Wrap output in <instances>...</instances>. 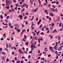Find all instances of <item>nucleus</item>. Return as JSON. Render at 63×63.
Listing matches in <instances>:
<instances>
[{
	"instance_id": "1",
	"label": "nucleus",
	"mask_w": 63,
	"mask_h": 63,
	"mask_svg": "<svg viewBox=\"0 0 63 63\" xmlns=\"http://www.w3.org/2000/svg\"><path fill=\"white\" fill-rule=\"evenodd\" d=\"M24 38H23L22 40H24V39H26L27 38V37L26 36V35H24Z\"/></svg>"
},
{
	"instance_id": "2",
	"label": "nucleus",
	"mask_w": 63,
	"mask_h": 63,
	"mask_svg": "<svg viewBox=\"0 0 63 63\" xmlns=\"http://www.w3.org/2000/svg\"><path fill=\"white\" fill-rule=\"evenodd\" d=\"M5 8L7 9H9L10 8V6H9V5H7L5 7Z\"/></svg>"
},
{
	"instance_id": "3",
	"label": "nucleus",
	"mask_w": 63,
	"mask_h": 63,
	"mask_svg": "<svg viewBox=\"0 0 63 63\" xmlns=\"http://www.w3.org/2000/svg\"><path fill=\"white\" fill-rule=\"evenodd\" d=\"M22 17H23V16H22V15H20V19L21 20V19H22Z\"/></svg>"
},
{
	"instance_id": "4",
	"label": "nucleus",
	"mask_w": 63,
	"mask_h": 63,
	"mask_svg": "<svg viewBox=\"0 0 63 63\" xmlns=\"http://www.w3.org/2000/svg\"><path fill=\"white\" fill-rule=\"evenodd\" d=\"M49 48H50V50H51V49H53V47H49Z\"/></svg>"
},
{
	"instance_id": "5",
	"label": "nucleus",
	"mask_w": 63,
	"mask_h": 63,
	"mask_svg": "<svg viewBox=\"0 0 63 63\" xmlns=\"http://www.w3.org/2000/svg\"><path fill=\"white\" fill-rule=\"evenodd\" d=\"M42 25H40V27H39V29H41V28L42 27Z\"/></svg>"
},
{
	"instance_id": "6",
	"label": "nucleus",
	"mask_w": 63,
	"mask_h": 63,
	"mask_svg": "<svg viewBox=\"0 0 63 63\" xmlns=\"http://www.w3.org/2000/svg\"><path fill=\"white\" fill-rule=\"evenodd\" d=\"M31 27L32 28L31 29L32 30H33L34 29V27L33 26H31Z\"/></svg>"
},
{
	"instance_id": "7",
	"label": "nucleus",
	"mask_w": 63,
	"mask_h": 63,
	"mask_svg": "<svg viewBox=\"0 0 63 63\" xmlns=\"http://www.w3.org/2000/svg\"><path fill=\"white\" fill-rule=\"evenodd\" d=\"M0 17L1 18V19H3V17L2 16V15L0 16Z\"/></svg>"
},
{
	"instance_id": "8",
	"label": "nucleus",
	"mask_w": 63,
	"mask_h": 63,
	"mask_svg": "<svg viewBox=\"0 0 63 63\" xmlns=\"http://www.w3.org/2000/svg\"><path fill=\"white\" fill-rule=\"evenodd\" d=\"M16 63H20V62L19 61V60H18L17 61Z\"/></svg>"
},
{
	"instance_id": "9",
	"label": "nucleus",
	"mask_w": 63,
	"mask_h": 63,
	"mask_svg": "<svg viewBox=\"0 0 63 63\" xmlns=\"http://www.w3.org/2000/svg\"><path fill=\"white\" fill-rule=\"evenodd\" d=\"M26 4L25 3H24L23 4V5L24 7H25V6H26Z\"/></svg>"
},
{
	"instance_id": "10",
	"label": "nucleus",
	"mask_w": 63,
	"mask_h": 63,
	"mask_svg": "<svg viewBox=\"0 0 63 63\" xmlns=\"http://www.w3.org/2000/svg\"><path fill=\"white\" fill-rule=\"evenodd\" d=\"M56 12H58V9L57 8L55 9Z\"/></svg>"
},
{
	"instance_id": "11",
	"label": "nucleus",
	"mask_w": 63,
	"mask_h": 63,
	"mask_svg": "<svg viewBox=\"0 0 63 63\" xmlns=\"http://www.w3.org/2000/svg\"><path fill=\"white\" fill-rule=\"evenodd\" d=\"M24 53H26V54H27V52H26V51H24Z\"/></svg>"
},
{
	"instance_id": "12",
	"label": "nucleus",
	"mask_w": 63,
	"mask_h": 63,
	"mask_svg": "<svg viewBox=\"0 0 63 63\" xmlns=\"http://www.w3.org/2000/svg\"><path fill=\"white\" fill-rule=\"evenodd\" d=\"M40 21H39L38 22H37L38 25H39V24H40Z\"/></svg>"
},
{
	"instance_id": "13",
	"label": "nucleus",
	"mask_w": 63,
	"mask_h": 63,
	"mask_svg": "<svg viewBox=\"0 0 63 63\" xmlns=\"http://www.w3.org/2000/svg\"><path fill=\"white\" fill-rule=\"evenodd\" d=\"M46 30H49V29H48V28H47L46 29Z\"/></svg>"
},
{
	"instance_id": "14",
	"label": "nucleus",
	"mask_w": 63,
	"mask_h": 63,
	"mask_svg": "<svg viewBox=\"0 0 63 63\" xmlns=\"http://www.w3.org/2000/svg\"><path fill=\"white\" fill-rule=\"evenodd\" d=\"M50 29H51V30H52V29H53V27H52V28H51V27H50Z\"/></svg>"
},
{
	"instance_id": "15",
	"label": "nucleus",
	"mask_w": 63,
	"mask_h": 63,
	"mask_svg": "<svg viewBox=\"0 0 63 63\" xmlns=\"http://www.w3.org/2000/svg\"><path fill=\"white\" fill-rule=\"evenodd\" d=\"M16 57H15L14 58V59L16 61L17 60V59H16Z\"/></svg>"
},
{
	"instance_id": "16",
	"label": "nucleus",
	"mask_w": 63,
	"mask_h": 63,
	"mask_svg": "<svg viewBox=\"0 0 63 63\" xmlns=\"http://www.w3.org/2000/svg\"><path fill=\"white\" fill-rule=\"evenodd\" d=\"M28 42H27V43L25 44L26 45H27V46H28Z\"/></svg>"
},
{
	"instance_id": "17",
	"label": "nucleus",
	"mask_w": 63,
	"mask_h": 63,
	"mask_svg": "<svg viewBox=\"0 0 63 63\" xmlns=\"http://www.w3.org/2000/svg\"><path fill=\"white\" fill-rule=\"evenodd\" d=\"M61 24H62L61 23H60V24H59V26H61Z\"/></svg>"
},
{
	"instance_id": "18",
	"label": "nucleus",
	"mask_w": 63,
	"mask_h": 63,
	"mask_svg": "<svg viewBox=\"0 0 63 63\" xmlns=\"http://www.w3.org/2000/svg\"><path fill=\"white\" fill-rule=\"evenodd\" d=\"M61 39V37H59L58 38V40H60Z\"/></svg>"
},
{
	"instance_id": "19",
	"label": "nucleus",
	"mask_w": 63,
	"mask_h": 63,
	"mask_svg": "<svg viewBox=\"0 0 63 63\" xmlns=\"http://www.w3.org/2000/svg\"><path fill=\"white\" fill-rule=\"evenodd\" d=\"M40 34H43V35H44V32H41Z\"/></svg>"
},
{
	"instance_id": "20",
	"label": "nucleus",
	"mask_w": 63,
	"mask_h": 63,
	"mask_svg": "<svg viewBox=\"0 0 63 63\" xmlns=\"http://www.w3.org/2000/svg\"><path fill=\"white\" fill-rule=\"evenodd\" d=\"M31 49H32V50H31L32 51H33L34 49V48L33 47Z\"/></svg>"
},
{
	"instance_id": "21",
	"label": "nucleus",
	"mask_w": 63,
	"mask_h": 63,
	"mask_svg": "<svg viewBox=\"0 0 63 63\" xmlns=\"http://www.w3.org/2000/svg\"><path fill=\"white\" fill-rule=\"evenodd\" d=\"M46 3L47 4V0H46Z\"/></svg>"
},
{
	"instance_id": "22",
	"label": "nucleus",
	"mask_w": 63,
	"mask_h": 63,
	"mask_svg": "<svg viewBox=\"0 0 63 63\" xmlns=\"http://www.w3.org/2000/svg\"><path fill=\"white\" fill-rule=\"evenodd\" d=\"M9 18V16H7V17H6V18L7 19H8V18Z\"/></svg>"
},
{
	"instance_id": "23",
	"label": "nucleus",
	"mask_w": 63,
	"mask_h": 63,
	"mask_svg": "<svg viewBox=\"0 0 63 63\" xmlns=\"http://www.w3.org/2000/svg\"><path fill=\"white\" fill-rule=\"evenodd\" d=\"M22 28H23V27H24V25L23 24L22 25Z\"/></svg>"
},
{
	"instance_id": "24",
	"label": "nucleus",
	"mask_w": 63,
	"mask_h": 63,
	"mask_svg": "<svg viewBox=\"0 0 63 63\" xmlns=\"http://www.w3.org/2000/svg\"><path fill=\"white\" fill-rule=\"evenodd\" d=\"M35 40H37V36H36L35 37Z\"/></svg>"
},
{
	"instance_id": "25",
	"label": "nucleus",
	"mask_w": 63,
	"mask_h": 63,
	"mask_svg": "<svg viewBox=\"0 0 63 63\" xmlns=\"http://www.w3.org/2000/svg\"><path fill=\"white\" fill-rule=\"evenodd\" d=\"M50 20H51V18H50V17H49L48 18Z\"/></svg>"
},
{
	"instance_id": "26",
	"label": "nucleus",
	"mask_w": 63,
	"mask_h": 63,
	"mask_svg": "<svg viewBox=\"0 0 63 63\" xmlns=\"http://www.w3.org/2000/svg\"><path fill=\"white\" fill-rule=\"evenodd\" d=\"M59 3V2H58V1H57L56 2V4H58Z\"/></svg>"
},
{
	"instance_id": "27",
	"label": "nucleus",
	"mask_w": 63,
	"mask_h": 63,
	"mask_svg": "<svg viewBox=\"0 0 63 63\" xmlns=\"http://www.w3.org/2000/svg\"><path fill=\"white\" fill-rule=\"evenodd\" d=\"M45 12H47V10L46 9V10H45L44 11Z\"/></svg>"
},
{
	"instance_id": "28",
	"label": "nucleus",
	"mask_w": 63,
	"mask_h": 63,
	"mask_svg": "<svg viewBox=\"0 0 63 63\" xmlns=\"http://www.w3.org/2000/svg\"><path fill=\"white\" fill-rule=\"evenodd\" d=\"M17 7H16V8H15V9L16 10H17Z\"/></svg>"
},
{
	"instance_id": "29",
	"label": "nucleus",
	"mask_w": 63,
	"mask_h": 63,
	"mask_svg": "<svg viewBox=\"0 0 63 63\" xmlns=\"http://www.w3.org/2000/svg\"><path fill=\"white\" fill-rule=\"evenodd\" d=\"M18 51H20V52H21V50L20 49H19V50H18Z\"/></svg>"
},
{
	"instance_id": "30",
	"label": "nucleus",
	"mask_w": 63,
	"mask_h": 63,
	"mask_svg": "<svg viewBox=\"0 0 63 63\" xmlns=\"http://www.w3.org/2000/svg\"><path fill=\"white\" fill-rule=\"evenodd\" d=\"M61 16H62H62H63V15H62V13H61Z\"/></svg>"
},
{
	"instance_id": "31",
	"label": "nucleus",
	"mask_w": 63,
	"mask_h": 63,
	"mask_svg": "<svg viewBox=\"0 0 63 63\" xmlns=\"http://www.w3.org/2000/svg\"><path fill=\"white\" fill-rule=\"evenodd\" d=\"M31 47L32 48L33 47V45H32L31 46Z\"/></svg>"
},
{
	"instance_id": "32",
	"label": "nucleus",
	"mask_w": 63,
	"mask_h": 63,
	"mask_svg": "<svg viewBox=\"0 0 63 63\" xmlns=\"http://www.w3.org/2000/svg\"><path fill=\"white\" fill-rule=\"evenodd\" d=\"M50 56H51V55L50 54H49V55H48V57H50Z\"/></svg>"
},
{
	"instance_id": "33",
	"label": "nucleus",
	"mask_w": 63,
	"mask_h": 63,
	"mask_svg": "<svg viewBox=\"0 0 63 63\" xmlns=\"http://www.w3.org/2000/svg\"><path fill=\"white\" fill-rule=\"evenodd\" d=\"M39 32H40L39 31H38V33H37V35H38L39 33Z\"/></svg>"
},
{
	"instance_id": "34",
	"label": "nucleus",
	"mask_w": 63,
	"mask_h": 63,
	"mask_svg": "<svg viewBox=\"0 0 63 63\" xmlns=\"http://www.w3.org/2000/svg\"><path fill=\"white\" fill-rule=\"evenodd\" d=\"M39 21H40V22H42V20H41V19H40L39 20Z\"/></svg>"
},
{
	"instance_id": "35",
	"label": "nucleus",
	"mask_w": 63,
	"mask_h": 63,
	"mask_svg": "<svg viewBox=\"0 0 63 63\" xmlns=\"http://www.w3.org/2000/svg\"><path fill=\"white\" fill-rule=\"evenodd\" d=\"M21 7H22V8H23V7H24V5H21Z\"/></svg>"
},
{
	"instance_id": "36",
	"label": "nucleus",
	"mask_w": 63,
	"mask_h": 63,
	"mask_svg": "<svg viewBox=\"0 0 63 63\" xmlns=\"http://www.w3.org/2000/svg\"><path fill=\"white\" fill-rule=\"evenodd\" d=\"M6 48H8V44H7L6 45Z\"/></svg>"
},
{
	"instance_id": "37",
	"label": "nucleus",
	"mask_w": 63,
	"mask_h": 63,
	"mask_svg": "<svg viewBox=\"0 0 63 63\" xmlns=\"http://www.w3.org/2000/svg\"><path fill=\"white\" fill-rule=\"evenodd\" d=\"M52 26H54V23H52Z\"/></svg>"
},
{
	"instance_id": "38",
	"label": "nucleus",
	"mask_w": 63,
	"mask_h": 63,
	"mask_svg": "<svg viewBox=\"0 0 63 63\" xmlns=\"http://www.w3.org/2000/svg\"><path fill=\"white\" fill-rule=\"evenodd\" d=\"M42 54H43V53H40V54H39V56H41V55H42Z\"/></svg>"
},
{
	"instance_id": "39",
	"label": "nucleus",
	"mask_w": 63,
	"mask_h": 63,
	"mask_svg": "<svg viewBox=\"0 0 63 63\" xmlns=\"http://www.w3.org/2000/svg\"><path fill=\"white\" fill-rule=\"evenodd\" d=\"M47 33H49V31H47Z\"/></svg>"
},
{
	"instance_id": "40",
	"label": "nucleus",
	"mask_w": 63,
	"mask_h": 63,
	"mask_svg": "<svg viewBox=\"0 0 63 63\" xmlns=\"http://www.w3.org/2000/svg\"><path fill=\"white\" fill-rule=\"evenodd\" d=\"M27 18V16H25V18H24V19H26Z\"/></svg>"
},
{
	"instance_id": "41",
	"label": "nucleus",
	"mask_w": 63,
	"mask_h": 63,
	"mask_svg": "<svg viewBox=\"0 0 63 63\" xmlns=\"http://www.w3.org/2000/svg\"><path fill=\"white\" fill-rule=\"evenodd\" d=\"M22 41L24 42H25V41H26V40H23Z\"/></svg>"
},
{
	"instance_id": "42",
	"label": "nucleus",
	"mask_w": 63,
	"mask_h": 63,
	"mask_svg": "<svg viewBox=\"0 0 63 63\" xmlns=\"http://www.w3.org/2000/svg\"><path fill=\"white\" fill-rule=\"evenodd\" d=\"M38 20V18H36V21H37Z\"/></svg>"
},
{
	"instance_id": "43",
	"label": "nucleus",
	"mask_w": 63,
	"mask_h": 63,
	"mask_svg": "<svg viewBox=\"0 0 63 63\" xmlns=\"http://www.w3.org/2000/svg\"><path fill=\"white\" fill-rule=\"evenodd\" d=\"M6 35V33H5L3 35V36H5Z\"/></svg>"
},
{
	"instance_id": "44",
	"label": "nucleus",
	"mask_w": 63,
	"mask_h": 63,
	"mask_svg": "<svg viewBox=\"0 0 63 63\" xmlns=\"http://www.w3.org/2000/svg\"><path fill=\"white\" fill-rule=\"evenodd\" d=\"M26 24H28V23H27V21H26Z\"/></svg>"
},
{
	"instance_id": "45",
	"label": "nucleus",
	"mask_w": 63,
	"mask_h": 63,
	"mask_svg": "<svg viewBox=\"0 0 63 63\" xmlns=\"http://www.w3.org/2000/svg\"><path fill=\"white\" fill-rule=\"evenodd\" d=\"M2 6H4L5 5V4L3 3V4H2Z\"/></svg>"
},
{
	"instance_id": "46",
	"label": "nucleus",
	"mask_w": 63,
	"mask_h": 63,
	"mask_svg": "<svg viewBox=\"0 0 63 63\" xmlns=\"http://www.w3.org/2000/svg\"><path fill=\"white\" fill-rule=\"evenodd\" d=\"M50 4H49L48 5V7H50Z\"/></svg>"
},
{
	"instance_id": "47",
	"label": "nucleus",
	"mask_w": 63,
	"mask_h": 63,
	"mask_svg": "<svg viewBox=\"0 0 63 63\" xmlns=\"http://www.w3.org/2000/svg\"><path fill=\"white\" fill-rule=\"evenodd\" d=\"M12 54L13 55L15 54V53H14V52H12Z\"/></svg>"
},
{
	"instance_id": "48",
	"label": "nucleus",
	"mask_w": 63,
	"mask_h": 63,
	"mask_svg": "<svg viewBox=\"0 0 63 63\" xmlns=\"http://www.w3.org/2000/svg\"><path fill=\"white\" fill-rule=\"evenodd\" d=\"M24 62V61H21V63H23V62Z\"/></svg>"
},
{
	"instance_id": "49",
	"label": "nucleus",
	"mask_w": 63,
	"mask_h": 63,
	"mask_svg": "<svg viewBox=\"0 0 63 63\" xmlns=\"http://www.w3.org/2000/svg\"><path fill=\"white\" fill-rule=\"evenodd\" d=\"M34 24H33L32 25H31V26H34Z\"/></svg>"
},
{
	"instance_id": "50",
	"label": "nucleus",
	"mask_w": 63,
	"mask_h": 63,
	"mask_svg": "<svg viewBox=\"0 0 63 63\" xmlns=\"http://www.w3.org/2000/svg\"><path fill=\"white\" fill-rule=\"evenodd\" d=\"M9 12H12V11H11V10H9Z\"/></svg>"
},
{
	"instance_id": "51",
	"label": "nucleus",
	"mask_w": 63,
	"mask_h": 63,
	"mask_svg": "<svg viewBox=\"0 0 63 63\" xmlns=\"http://www.w3.org/2000/svg\"><path fill=\"white\" fill-rule=\"evenodd\" d=\"M60 62H62V59H61L60 60Z\"/></svg>"
},
{
	"instance_id": "52",
	"label": "nucleus",
	"mask_w": 63,
	"mask_h": 63,
	"mask_svg": "<svg viewBox=\"0 0 63 63\" xmlns=\"http://www.w3.org/2000/svg\"><path fill=\"white\" fill-rule=\"evenodd\" d=\"M41 42L40 40H38V43H40Z\"/></svg>"
},
{
	"instance_id": "53",
	"label": "nucleus",
	"mask_w": 63,
	"mask_h": 63,
	"mask_svg": "<svg viewBox=\"0 0 63 63\" xmlns=\"http://www.w3.org/2000/svg\"><path fill=\"white\" fill-rule=\"evenodd\" d=\"M54 49H55L56 50V48L55 47H54Z\"/></svg>"
},
{
	"instance_id": "54",
	"label": "nucleus",
	"mask_w": 63,
	"mask_h": 63,
	"mask_svg": "<svg viewBox=\"0 0 63 63\" xmlns=\"http://www.w3.org/2000/svg\"><path fill=\"white\" fill-rule=\"evenodd\" d=\"M8 0H6V3H7V2H8Z\"/></svg>"
},
{
	"instance_id": "55",
	"label": "nucleus",
	"mask_w": 63,
	"mask_h": 63,
	"mask_svg": "<svg viewBox=\"0 0 63 63\" xmlns=\"http://www.w3.org/2000/svg\"><path fill=\"white\" fill-rule=\"evenodd\" d=\"M10 7L11 8H13V5H11Z\"/></svg>"
},
{
	"instance_id": "56",
	"label": "nucleus",
	"mask_w": 63,
	"mask_h": 63,
	"mask_svg": "<svg viewBox=\"0 0 63 63\" xmlns=\"http://www.w3.org/2000/svg\"><path fill=\"white\" fill-rule=\"evenodd\" d=\"M20 17V15H19L18 17V18H19Z\"/></svg>"
},
{
	"instance_id": "57",
	"label": "nucleus",
	"mask_w": 63,
	"mask_h": 63,
	"mask_svg": "<svg viewBox=\"0 0 63 63\" xmlns=\"http://www.w3.org/2000/svg\"><path fill=\"white\" fill-rule=\"evenodd\" d=\"M46 17H47V18H48L49 17L48 16H47Z\"/></svg>"
},
{
	"instance_id": "58",
	"label": "nucleus",
	"mask_w": 63,
	"mask_h": 63,
	"mask_svg": "<svg viewBox=\"0 0 63 63\" xmlns=\"http://www.w3.org/2000/svg\"><path fill=\"white\" fill-rule=\"evenodd\" d=\"M41 59V57H38V58H37V59Z\"/></svg>"
},
{
	"instance_id": "59",
	"label": "nucleus",
	"mask_w": 63,
	"mask_h": 63,
	"mask_svg": "<svg viewBox=\"0 0 63 63\" xmlns=\"http://www.w3.org/2000/svg\"><path fill=\"white\" fill-rule=\"evenodd\" d=\"M29 31V30L28 29L27 30V32H28V31Z\"/></svg>"
},
{
	"instance_id": "60",
	"label": "nucleus",
	"mask_w": 63,
	"mask_h": 63,
	"mask_svg": "<svg viewBox=\"0 0 63 63\" xmlns=\"http://www.w3.org/2000/svg\"><path fill=\"white\" fill-rule=\"evenodd\" d=\"M12 61L14 63V62H15V61L14 60H12Z\"/></svg>"
},
{
	"instance_id": "61",
	"label": "nucleus",
	"mask_w": 63,
	"mask_h": 63,
	"mask_svg": "<svg viewBox=\"0 0 63 63\" xmlns=\"http://www.w3.org/2000/svg\"><path fill=\"white\" fill-rule=\"evenodd\" d=\"M28 14H29L28 13H26V15H28Z\"/></svg>"
},
{
	"instance_id": "62",
	"label": "nucleus",
	"mask_w": 63,
	"mask_h": 63,
	"mask_svg": "<svg viewBox=\"0 0 63 63\" xmlns=\"http://www.w3.org/2000/svg\"><path fill=\"white\" fill-rule=\"evenodd\" d=\"M51 16H53V14H51Z\"/></svg>"
},
{
	"instance_id": "63",
	"label": "nucleus",
	"mask_w": 63,
	"mask_h": 63,
	"mask_svg": "<svg viewBox=\"0 0 63 63\" xmlns=\"http://www.w3.org/2000/svg\"><path fill=\"white\" fill-rule=\"evenodd\" d=\"M23 30L24 32H25V31H26V30Z\"/></svg>"
},
{
	"instance_id": "64",
	"label": "nucleus",
	"mask_w": 63,
	"mask_h": 63,
	"mask_svg": "<svg viewBox=\"0 0 63 63\" xmlns=\"http://www.w3.org/2000/svg\"><path fill=\"white\" fill-rule=\"evenodd\" d=\"M39 62V61H37L36 62V63H37V62Z\"/></svg>"
}]
</instances>
